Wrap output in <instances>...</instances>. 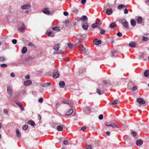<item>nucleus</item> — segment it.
<instances>
[{
    "instance_id": "obj_9",
    "label": "nucleus",
    "mask_w": 149,
    "mask_h": 149,
    "mask_svg": "<svg viewBox=\"0 0 149 149\" xmlns=\"http://www.w3.org/2000/svg\"><path fill=\"white\" fill-rule=\"evenodd\" d=\"M82 28L85 30H87L88 27V25L87 21H84L82 23Z\"/></svg>"
},
{
    "instance_id": "obj_22",
    "label": "nucleus",
    "mask_w": 149,
    "mask_h": 149,
    "mask_svg": "<svg viewBox=\"0 0 149 149\" xmlns=\"http://www.w3.org/2000/svg\"><path fill=\"white\" fill-rule=\"evenodd\" d=\"M27 123L28 124L31 125L33 126H34L35 124L34 122L32 120L28 121Z\"/></svg>"
},
{
    "instance_id": "obj_7",
    "label": "nucleus",
    "mask_w": 149,
    "mask_h": 149,
    "mask_svg": "<svg viewBox=\"0 0 149 149\" xmlns=\"http://www.w3.org/2000/svg\"><path fill=\"white\" fill-rule=\"evenodd\" d=\"M121 23L124 27L126 28H128V23L125 19H122L121 20Z\"/></svg>"
},
{
    "instance_id": "obj_25",
    "label": "nucleus",
    "mask_w": 149,
    "mask_h": 149,
    "mask_svg": "<svg viewBox=\"0 0 149 149\" xmlns=\"http://www.w3.org/2000/svg\"><path fill=\"white\" fill-rule=\"evenodd\" d=\"M16 133L17 136L18 137H20L21 136V134L18 129H16Z\"/></svg>"
},
{
    "instance_id": "obj_34",
    "label": "nucleus",
    "mask_w": 149,
    "mask_h": 149,
    "mask_svg": "<svg viewBox=\"0 0 149 149\" xmlns=\"http://www.w3.org/2000/svg\"><path fill=\"white\" fill-rule=\"evenodd\" d=\"M137 86H133L132 88H129V89H131V91H136L137 89Z\"/></svg>"
},
{
    "instance_id": "obj_30",
    "label": "nucleus",
    "mask_w": 149,
    "mask_h": 149,
    "mask_svg": "<svg viewBox=\"0 0 149 149\" xmlns=\"http://www.w3.org/2000/svg\"><path fill=\"white\" fill-rule=\"evenodd\" d=\"M33 59V58L31 56H29L27 58H26L25 59V60L26 61V62H29L30 60H31Z\"/></svg>"
},
{
    "instance_id": "obj_55",
    "label": "nucleus",
    "mask_w": 149,
    "mask_h": 149,
    "mask_svg": "<svg viewBox=\"0 0 149 149\" xmlns=\"http://www.w3.org/2000/svg\"><path fill=\"white\" fill-rule=\"evenodd\" d=\"M103 115L101 114L99 116L98 118H99V119H100V120H101L103 119Z\"/></svg>"
},
{
    "instance_id": "obj_10",
    "label": "nucleus",
    "mask_w": 149,
    "mask_h": 149,
    "mask_svg": "<svg viewBox=\"0 0 149 149\" xmlns=\"http://www.w3.org/2000/svg\"><path fill=\"white\" fill-rule=\"evenodd\" d=\"M137 102L141 104H143L145 103V101L144 100L141 98H139L137 99Z\"/></svg>"
},
{
    "instance_id": "obj_50",
    "label": "nucleus",
    "mask_w": 149,
    "mask_h": 149,
    "mask_svg": "<svg viewBox=\"0 0 149 149\" xmlns=\"http://www.w3.org/2000/svg\"><path fill=\"white\" fill-rule=\"evenodd\" d=\"M40 85L43 87H46L47 86L46 83H41Z\"/></svg>"
},
{
    "instance_id": "obj_13",
    "label": "nucleus",
    "mask_w": 149,
    "mask_h": 149,
    "mask_svg": "<svg viewBox=\"0 0 149 149\" xmlns=\"http://www.w3.org/2000/svg\"><path fill=\"white\" fill-rule=\"evenodd\" d=\"M143 144V141L141 139L137 140L136 142V144L137 146H140Z\"/></svg>"
},
{
    "instance_id": "obj_19",
    "label": "nucleus",
    "mask_w": 149,
    "mask_h": 149,
    "mask_svg": "<svg viewBox=\"0 0 149 149\" xmlns=\"http://www.w3.org/2000/svg\"><path fill=\"white\" fill-rule=\"evenodd\" d=\"M109 125V126L113 128H114L116 127L118 128H119L118 125L114 123H112L111 124H110Z\"/></svg>"
},
{
    "instance_id": "obj_63",
    "label": "nucleus",
    "mask_w": 149,
    "mask_h": 149,
    "mask_svg": "<svg viewBox=\"0 0 149 149\" xmlns=\"http://www.w3.org/2000/svg\"><path fill=\"white\" fill-rule=\"evenodd\" d=\"M86 0H81V3L82 4H84L86 2Z\"/></svg>"
},
{
    "instance_id": "obj_42",
    "label": "nucleus",
    "mask_w": 149,
    "mask_h": 149,
    "mask_svg": "<svg viewBox=\"0 0 149 149\" xmlns=\"http://www.w3.org/2000/svg\"><path fill=\"white\" fill-rule=\"evenodd\" d=\"M85 110H85L86 112L87 113H89L91 112L90 109L88 107H86Z\"/></svg>"
},
{
    "instance_id": "obj_37",
    "label": "nucleus",
    "mask_w": 149,
    "mask_h": 149,
    "mask_svg": "<svg viewBox=\"0 0 149 149\" xmlns=\"http://www.w3.org/2000/svg\"><path fill=\"white\" fill-rule=\"evenodd\" d=\"M102 82L103 85L104 84V85H106L109 84V81H107L104 80Z\"/></svg>"
},
{
    "instance_id": "obj_60",
    "label": "nucleus",
    "mask_w": 149,
    "mask_h": 149,
    "mask_svg": "<svg viewBox=\"0 0 149 149\" xmlns=\"http://www.w3.org/2000/svg\"><path fill=\"white\" fill-rule=\"evenodd\" d=\"M38 102L40 103H42L43 101V98H40V99L38 100Z\"/></svg>"
},
{
    "instance_id": "obj_15",
    "label": "nucleus",
    "mask_w": 149,
    "mask_h": 149,
    "mask_svg": "<svg viewBox=\"0 0 149 149\" xmlns=\"http://www.w3.org/2000/svg\"><path fill=\"white\" fill-rule=\"evenodd\" d=\"M101 43V41L100 40H99L97 39H95L93 41L94 44L96 45H98L100 44Z\"/></svg>"
},
{
    "instance_id": "obj_3",
    "label": "nucleus",
    "mask_w": 149,
    "mask_h": 149,
    "mask_svg": "<svg viewBox=\"0 0 149 149\" xmlns=\"http://www.w3.org/2000/svg\"><path fill=\"white\" fill-rule=\"evenodd\" d=\"M17 28L21 32L23 33L25 30V26L24 24L22 22L20 23L17 26Z\"/></svg>"
},
{
    "instance_id": "obj_12",
    "label": "nucleus",
    "mask_w": 149,
    "mask_h": 149,
    "mask_svg": "<svg viewBox=\"0 0 149 149\" xmlns=\"http://www.w3.org/2000/svg\"><path fill=\"white\" fill-rule=\"evenodd\" d=\"M31 7L30 4H25L22 6H21V8L23 9H27Z\"/></svg>"
},
{
    "instance_id": "obj_44",
    "label": "nucleus",
    "mask_w": 149,
    "mask_h": 149,
    "mask_svg": "<svg viewBox=\"0 0 149 149\" xmlns=\"http://www.w3.org/2000/svg\"><path fill=\"white\" fill-rule=\"evenodd\" d=\"M87 19V17L86 16L84 15L80 19V20H83L84 21L86 20Z\"/></svg>"
},
{
    "instance_id": "obj_32",
    "label": "nucleus",
    "mask_w": 149,
    "mask_h": 149,
    "mask_svg": "<svg viewBox=\"0 0 149 149\" xmlns=\"http://www.w3.org/2000/svg\"><path fill=\"white\" fill-rule=\"evenodd\" d=\"M57 130L58 131H62L63 130V128L61 126L58 125L57 127Z\"/></svg>"
},
{
    "instance_id": "obj_4",
    "label": "nucleus",
    "mask_w": 149,
    "mask_h": 149,
    "mask_svg": "<svg viewBox=\"0 0 149 149\" xmlns=\"http://www.w3.org/2000/svg\"><path fill=\"white\" fill-rule=\"evenodd\" d=\"M73 23V25L74 26H75L76 25V22H73L71 20H70L69 19L66 20H65V23L66 24V26L70 27H71L72 25H71V24Z\"/></svg>"
},
{
    "instance_id": "obj_46",
    "label": "nucleus",
    "mask_w": 149,
    "mask_h": 149,
    "mask_svg": "<svg viewBox=\"0 0 149 149\" xmlns=\"http://www.w3.org/2000/svg\"><path fill=\"white\" fill-rule=\"evenodd\" d=\"M72 11L73 13H77L78 12V10L75 9V8H74L73 9V10H72Z\"/></svg>"
},
{
    "instance_id": "obj_23",
    "label": "nucleus",
    "mask_w": 149,
    "mask_h": 149,
    "mask_svg": "<svg viewBox=\"0 0 149 149\" xmlns=\"http://www.w3.org/2000/svg\"><path fill=\"white\" fill-rule=\"evenodd\" d=\"M149 75V70H146L144 72L143 75L146 77H148Z\"/></svg>"
},
{
    "instance_id": "obj_17",
    "label": "nucleus",
    "mask_w": 149,
    "mask_h": 149,
    "mask_svg": "<svg viewBox=\"0 0 149 149\" xmlns=\"http://www.w3.org/2000/svg\"><path fill=\"white\" fill-rule=\"evenodd\" d=\"M32 84V81L30 80H28L24 82V84L26 86H29Z\"/></svg>"
},
{
    "instance_id": "obj_2",
    "label": "nucleus",
    "mask_w": 149,
    "mask_h": 149,
    "mask_svg": "<svg viewBox=\"0 0 149 149\" xmlns=\"http://www.w3.org/2000/svg\"><path fill=\"white\" fill-rule=\"evenodd\" d=\"M79 45L78 48L79 50L80 51L82 54H85L86 52V49L84 46L81 44V42L79 41L78 42Z\"/></svg>"
},
{
    "instance_id": "obj_41",
    "label": "nucleus",
    "mask_w": 149,
    "mask_h": 149,
    "mask_svg": "<svg viewBox=\"0 0 149 149\" xmlns=\"http://www.w3.org/2000/svg\"><path fill=\"white\" fill-rule=\"evenodd\" d=\"M132 134L133 135V136L134 138H138V137L137 136V134L136 132H132Z\"/></svg>"
},
{
    "instance_id": "obj_49",
    "label": "nucleus",
    "mask_w": 149,
    "mask_h": 149,
    "mask_svg": "<svg viewBox=\"0 0 149 149\" xmlns=\"http://www.w3.org/2000/svg\"><path fill=\"white\" fill-rule=\"evenodd\" d=\"M148 39V38L146 37L143 36V40L144 41H147Z\"/></svg>"
},
{
    "instance_id": "obj_16",
    "label": "nucleus",
    "mask_w": 149,
    "mask_h": 149,
    "mask_svg": "<svg viewBox=\"0 0 149 149\" xmlns=\"http://www.w3.org/2000/svg\"><path fill=\"white\" fill-rule=\"evenodd\" d=\"M113 12V10L111 8H107L106 11V14L108 15H110Z\"/></svg>"
},
{
    "instance_id": "obj_61",
    "label": "nucleus",
    "mask_w": 149,
    "mask_h": 149,
    "mask_svg": "<svg viewBox=\"0 0 149 149\" xmlns=\"http://www.w3.org/2000/svg\"><path fill=\"white\" fill-rule=\"evenodd\" d=\"M86 126H83L81 128V130L83 131L86 130Z\"/></svg>"
},
{
    "instance_id": "obj_21",
    "label": "nucleus",
    "mask_w": 149,
    "mask_h": 149,
    "mask_svg": "<svg viewBox=\"0 0 149 149\" xmlns=\"http://www.w3.org/2000/svg\"><path fill=\"white\" fill-rule=\"evenodd\" d=\"M59 86L62 88L64 87L65 86V83L64 81H61L59 82Z\"/></svg>"
},
{
    "instance_id": "obj_57",
    "label": "nucleus",
    "mask_w": 149,
    "mask_h": 149,
    "mask_svg": "<svg viewBox=\"0 0 149 149\" xmlns=\"http://www.w3.org/2000/svg\"><path fill=\"white\" fill-rule=\"evenodd\" d=\"M63 144L65 145H67L68 144V142L66 140H64L63 141Z\"/></svg>"
},
{
    "instance_id": "obj_47",
    "label": "nucleus",
    "mask_w": 149,
    "mask_h": 149,
    "mask_svg": "<svg viewBox=\"0 0 149 149\" xmlns=\"http://www.w3.org/2000/svg\"><path fill=\"white\" fill-rule=\"evenodd\" d=\"M79 35L81 36V38L82 39H84L86 36V35L85 34L82 35L80 34Z\"/></svg>"
},
{
    "instance_id": "obj_54",
    "label": "nucleus",
    "mask_w": 149,
    "mask_h": 149,
    "mask_svg": "<svg viewBox=\"0 0 149 149\" xmlns=\"http://www.w3.org/2000/svg\"><path fill=\"white\" fill-rule=\"evenodd\" d=\"M63 60L64 61H69L70 60V59H69L68 58H63Z\"/></svg>"
},
{
    "instance_id": "obj_6",
    "label": "nucleus",
    "mask_w": 149,
    "mask_h": 149,
    "mask_svg": "<svg viewBox=\"0 0 149 149\" xmlns=\"http://www.w3.org/2000/svg\"><path fill=\"white\" fill-rule=\"evenodd\" d=\"M62 103L63 104H68L71 107L73 105V103L71 100H63L62 101Z\"/></svg>"
},
{
    "instance_id": "obj_38",
    "label": "nucleus",
    "mask_w": 149,
    "mask_h": 149,
    "mask_svg": "<svg viewBox=\"0 0 149 149\" xmlns=\"http://www.w3.org/2000/svg\"><path fill=\"white\" fill-rule=\"evenodd\" d=\"M6 59L3 56H0V61L3 62L6 61Z\"/></svg>"
},
{
    "instance_id": "obj_8",
    "label": "nucleus",
    "mask_w": 149,
    "mask_h": 149,
    "mask_svg": "<svg viewBox=\"0 0 149 149\" xmlns=\"http://www.w3.org/2000/svg\"><path fill=\"white\" fill-rule=\"evenodd\" d=\"M42 12L45 14L47 15H52L53 13L50 12V11L49 10L48 8H45L42 10Z\"/></svg>"
},
{
    "instance_id": "obj_64",
    "label": "nucleus",
    "mask_w": 149,
    "mask_h": 149,
    "mask_svg": "<svg viewBox=\"0 0 149 149\" xmlns=\"http://www.w3.org/2000/svg\"><path fill=\"white\" fill-rule=\"evenodd\" d=\"M63 14L65 16H67L68 14V12H64V13H63Z\"/></svg>"
},
{
    "instance_id": "obj_5",
    "label": "nucleus",
    "mask_w": 149,
    "mask_h": 149,
    "mask_svg": "<svg viewBox=\"0 0 149 149\" xmlns=\"http://www.w3.org/2000/svg\"><path fill=\"white\" fill-rule=\"evenodd\" d=\"M59 76V73L57 69H54L53 72V77L54 78H57Z\"/></svg>"
},
{
    "instance_id": "obj_33",
    "label": "nucleus",
    "mask_w": 149,
    "mask_h": 149,
    "mask_svg": "<svg viewBox=\"0 0 149 149\" xmlns=\"http://www.w3.org/2000/svg\"><path fill=\"white\" fill-rule=\"evenodd\" d=\"M64 52L62 50H59L58 51L56 52H54V54H62L64 53Z\"/></svg>"
},
{
    "instance_id": "obj_14",
    "label": "nucleus",
    "mask_w": 149,
    "mask_h": 149,
    "mask_svg": "<svg viewBox=\"0 0 149 149\" xmlns=\"http://www.w3.org/2000/svg\"><path fill=\"white\" fill-rule=\"evenodd\" d=\"M7 92L9 95H11L13 94V91L10 86H8L7 87Z\"/></svg>"
},
{
    "instance_id": "obj_56",
    "label": "nucleus",
    "mask_w": 149,
    "mask_h": 149,
    "mask_svg": "<svg viewBox=\"0 0 149 149\" xmlns=\"http://www.w3.org/2000/svg\"><path fill=\"white\" fill-rule=\"evenodd\" d=\"M12 42L13 44H16L17 43V40L16 39H14L12 40Z\"/></svg>"
},
{
    "instance_id": "obj_45",
    "label": "nucleus",
    "mask_w": 149,
    "mask_h": 149,
    "mask_svg": "<svg viewBox=\"0 0 149 149\" xmlns=\"http://www.w3.org/2000/svg\"><path fill=\"white\" fill-rule=\"evenodd\" d=\"M28 127V126L27 125H25L22 127V129L24 130H26Z\"/></svg>"
},
{
    "instance_id": "obj_18",
    "label": "nucleus",
    "mask_w": 149,
    "mask_h": 149,
    "mask_svg": "<svg viewBox=\"0 0 149 149\" xmlns=\"http://www.w3.org/2000/svg\"><path fill=\"white\" fill-rule=\"evenodd\" d=\"M129 45L131 47L134 48L136 47V43L133 41H131L129 43Z\"/></svg>"
},
{
    "instance_id": "obj_35",
    "label": "nucleus",
    "mask_w": 149,
    "mask_h": 149,
    "mask_svg": "<svg viewBox=\"0 0 149 149\" xmlns=\"http://www.w3.org/2000/svg\"><path fill=\"white\" fill-rule=\"evenodd\" d=\"M52 29L53 31H58L60 30L58 26L54 27L52 28Z\"/></svg>"
},
{
    "instance_id": "obj_62",
    "label": "nucleus",
    "mask_w": 149,
    "mask_h": 149,
    "mask_svg": "<svg viewBox=\"0 0 149 149\" xmlns=\"http://www.w3.org/2000/svg\"><path fill=\"white\" fill-rule=\"evenodd\" d=\"M117 34L118 36H119V37L121 36H122V34L121 33H120V32H118L117 33Z\"/></svg>"
},
{
    "instance_id": "obj_53",
    "label": "nucleus",
    "mask_w": 149,
    "mask_h": 149,
    "mask_svg": "<svg viewBox=\"0 0 149 149\" xmlns=\"http://www.w3.org/2000/svg\"><path fill=\"white\" fill-rule=\"evenodd\" d=\"M68 45L69 47L72 48L73 47V45L71 43L69 42Z\"/></svg>"
},
{
    "instance_id": "obj_11",
    "label": "nucleus",
    "mask_w": 149,
    "mask_h": 149,
    "mask_svg": "<svg viewBox=\"0 0 149 149\" xmlns=\"http://www.w3.org/2000/svg\"><path fill=\"white\" fill-rule=\"evenodd\" d=\"M73 112V110L72 109L68 110L65 112V115L68 116L71 115Z\"/></svg>"
},
{
    "instance_id": "obj_43",
    "label": "nucleus",
    "mask_w": 149,
    "mask_h": 149,
    "mask_svg": "<svg viewBox=\"0 0 149 149\" xmlns=\"http://www.w3.org/2000/svg\"><path fill=\"white\" fill-rule=\"evenodd\" d=\"M91 27L92 28H95L98 27V25H97V24L95 23L92 24Z\"/></svg>"
},
{
    "instance_id": "obj_31",
    "label": "nucleus",
    "mask_w": 149,
    "mask_h": 149,
    "mask_svg": "<svg viewBox=\"0 0 149 149\" xmlns=\"http://www.w3.org/2000/svg\"><path fill=\"white\" fill-rule=\"evenodd\" d=\"M118 100H114L113 102H112L111 104V105L114 106L116 105V104H118L117 101Z\"/></svg>"
},
{
    "instance_id": "obj_27",
    "label": "nucleus",
    "mask_w": 149,
    "mask_h": 149,
    "mask_svg": "<svg viewBox=\"0 0 149 149\" xmlns=\"http://www.w3.org/2000/svg\"><path fill=\"white\" fill-rule=\"evenodd\" d=\"M131 24L133 26H134L136 25V23L134 19H132L131 21Z\"/></svg>"
},
{
    "instance_id": "obj_51",
    "label": "nucleus",
    "mask_w": 149,
    "mask_h": 149,
    "mask_svg": "<svg viewBox=\"0 0 149 149\" xmlns=\"http://www.w3.org/2000/svg\"><path fill=\"white\" fill-rule=\"evenodd\" d=\"M79 74H81L83 72V68H81L79 69Z\"/></svg>"
},
{
    "instance_id": "obj_1",
    "label": "nucleus",
    "mask_w": 149,
    "mask_h": 149,
    "mask_svg": "<svg viewBox=\"0 0 149 149\" xmlns=\"http://www.w3.org/2000/svg\"><path fill=\"white\" fill-rule=\"evenodd\" d=\"M106 87L102 84H99L98 87L96 89L97 93L99 95H101L104 93V91L102 90L104 89Z\"/></svg>"
},
{
    "instance_id": "obj_59",
    "label": "nucleus",
    "mask_w": 149,
    "mask_h": 149,
    "mask_svg": "<svg viewBox=\"0 0 149 149\" xmlns=\"http://www.w3.org/2000/svg\"><path fill=\"white\" fill-rule=\"evenodd\" d=\"M3 112L6 115H8V112L7 111V110L6 109H4L3 110Z\"/></svg>"
},
{
    "instance_id": "obj_39",
    "label": "nucleus",
    "mask_w": 149,
    "mask_h": 149,
    "mask_svg": "<svg viewBox=\"0 0 149 149\" xmlns=\"http://www.w3.org/2000/svg\"><path fill=\"white\" fill-rule=\"evenodd\" d=\"M140 58H143V60L145 61L146 60L145 58H144V54L143 53H141L139 55Z\"/></svg>"
},
{
    "instance_id": "obj_26",
    "label": "nucleus",
    "mask_w": 149,
    "mask_h": 149,
    "mask_svg": "<svg viewBox=\"0 0 149 149\" xmlns=\"http://www.w3.org/2000/svg\"><path fill=\"white\" fill-rule=\"evenodd\" d=\"M27 51V48L25 47H24L22 49V54H25L26 52Z\"/></svg>"
},
{
    "instance_id": "obj_20",
    "label": "nucleus",
    "mask_w": 149,
    "mask_h": 149,
    "mask_svg": "<svg viewBox=\"0 0 149 149\" xmlns=\"http://www.w3.org/2000/svg\"><path fill=\"white\" fill-rule=\"evenodd\" d=\"M46 34L48 36H51L52 37H53L54 36V34L53 33L52 31H50L49 32H47L46 33Z\"/></svg>"
},
{
    "instance_id": "obj_58",
    "label": "nucleus",
    "mask_w": 149,
    "mask_h": 149,
    "mask_svg": "<svg viewBox=\"0 0 149 149\" xmlns=\"http://www.w3.org/2000/svg\"><path fill=\"white\" fill-rule=\"evenodd\" d=\"M124 13L125 14H127L128 13V10L127 8H125L124 10Z\"/></svg>"
},
{
    "instance_id": "obj_52",
    "label": "nucleus",
    "mask_w": 149,
    "mask_h": 149,
    "mask_svg": "<svg viewBox=\"0 0 149 149\" xmlns=\"http://www.w3.org/2000/svg\"><path fill=\"white\" fill-rule=\"evenodd\" d=\"M7 66V65L5 64H1V68H5Z\"/></svg>"
},
{
    "instance_id": "obj_29",
    "label": "nucleus",
    "mask_w": 149,
    "mask_h": 149,
    "mask_svg": "<svg viewBox=\"0 0 149 149\" xmlns=\"http://www.w3.org/2000/svg\"><path fill=\"white\" fill-rule=\"evenodd\" d=\"M99 29L100 31V33L101 34L103 35L105 33V31L104 30L102 29L101 28H99Z\"/></svg>"
},
{
    "instance_id": "obj_36",
    "label": "nucleus",
    "mask_w": 149,
    "mask_h": 149,
    "mask_svg": "<svg viewBox=\"0 0 149 149\" xmlns=\"http://www.w3.org/2000/svg\"><path fill=\"white\" fill-rule=\"evenodd\" d=\"M58 44H59L56 45L53 48V49L56 51L58 50L59 48Z\"/></svg>"
},
{
    "instance_id": "obj_24",
    "label": "nucleus",
    "mask_w": 149,
    "mask_h": 149,
    "mask_svg": "<svg viewBox=\"0 0 149 149\" xmlns=\"http://www.w3.org/2000/svg\"><path fill=\"white\" fill-rule=\"evenodd\" d=\"M137 21L139 24H141L142 22V19L141 17H139L137 19Z\"/></svg>"
},
{
    "instance_id": "obj_40",
    "label": "nucleus",
    "mask_w": 149,
    "mask_h": 149,
    "mask_svg": "<svg viewBox=\"0 0 149 149\" xmlns=\"http://www.w3.org/2000/svg\"><path fill=\"white\" fill-rule=\"evenodd\" d=\"M125 7V5H123V4H120V5H119L118 6V9H121L123 7Z\"/></svg>"
},
{
    "instance_id": "obj_48",
    "label": "nucleus",
    "mask_w": 149,
    "mask_h": 149,
    "mask_svg": "<svg viewBox=\"0 0 149 149\" xmlns=\"http://www.w3.org/2000/svg\"><path fill=\"white\" fill-rule=\"evenodd\" d=\"M92 146L91 145H88L87 147L86 148V149H92Z\"/></svg>"
},
{
    "instance_id": "obj_28",
    "label": "nucleus",
    "mask_w": 149,
    "mask_h": 149,
    "mask_svg": "<svg viewBox=\"0 0 149 149\" xmlns=\"http://www.w3.org/2000/svg\"><path fill=\"white\" fill-rule=\"evenodd\" d=\"M116 25V24L115 22H113L110 24L109 27L111 28H113L114 27H115Z\"/></svg>"
}]
</instances>
